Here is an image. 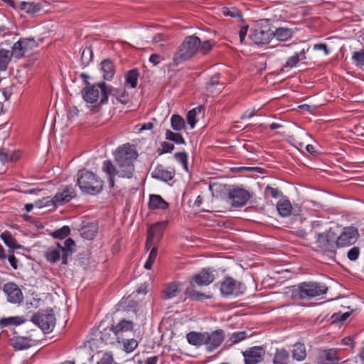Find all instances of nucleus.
Returning a JSON list of instances; mask_svg holds the SVG:
<instances>
[{
  "instance_id": "64",
  "label": "nucleus",
  "mask_w": 364,
  "mask_h": 364,
  "mask_svg": "<svg viewBox=\"0 0 364 364\" xmlns=\"http://www.w3.org/2000/svg\"><path fill=\"white\" fill-rule=\"evenodd\" d=\"M249 26L247 25L243 26L240 28L239 31V37H240V41L241 43H243L245 36L247 35V32L248 31Z\"/></svg>"
},
{
  "instance_id": "37",
  "label": "nucleus",
  "mask_w": 364,
  "mask_h": 364,
  "mask_svg": "<svg viewBox=\"0 0 364 364\" xmlns=\"http://www.w3.org/2000/svg\"><path fill=\"white\" fill-rule=\"evenodd\" d=\"M179 291L178 286L176 283L169 284L163 291L162 298L164 299H170L176 296Z\"/></svg>"
},
{
  "instance_id": "53",
  "label": "nucleus",
  "mask_w": 364,
  "mask_h": 364,
  "mask_svg": "<svg viewBox=\"0 0 364 364\" xmlns=\"http://www.w3.org/2000/svg\"><path fill=\"white\" fill-rule=\"evenodd\" d=\"M212 42L213 41L210 40H206L203 42L200 41L198 52H200L203 55H207L213 48Z\"/></svg>"
},
{
  "instance_id": "14",
  "label": "nucleus",
  "mask_w": 364,
  "mask_h": 364,
  "mask_svg": "<svg viewBox=\"0 0 364 364\" xmlns=\"http://www.w3.org/2000/svg\"><path fill=\"white\" fill-rule=\"evenodd\" d=\"M228 198L233 207L244 206L250 198L249 191L241 188H233L228 192Z\"/></svg>"
},
{
  "instance_id": "52",
  "label": "nucleus",
  "mask_w": 364,
  "mask_h": 364,
  "mask_svg": "<svg viewBox=\"0 0 364 364\" xmlns=\"http://www.w3.org/2000/svg\"><path fill=\"white\" fill-rule=\"evenodd\" d=\"M174 149V145L167 141H163L161 143V147L157 149V152L159 155H162L166 153H171Z\"/></svg>"
},
{
  "instance_id": "50",
  "label": "nucleus",
  "mask_w": 364,
  "mask_h": 364,
  "mask_svg": "<svg viewBox=\"0 0 364 364\" xmlns=\"http://www.w3.org/2000/svg\"><path fill=\"white\" fill-rule=\"evenodd\" d=\"M158 253V249L156 247H153L150 251L149 257L144 264V268L146 269H151L154 262L156 260Z\"/></svg>"
},
{
  "instance_id": "43",
  "label": "nucleus",
  "mask_w": 364,
  "mask_h": 364,
  "mask_svg": "<svg viewBox=\"0 0 364 364\" xmlns=\"http://www.w3.org/2000/svg\"><path fill=\"white\" fill-rule=\"evenodd\" d=\"M175 159L181 164L183 168L186 172H189L188 166V154L186 151L176 152L174 154Z\"/></svg>"
},
{
  "instance_id": "46",
  "label": "nucleus",
  "mask_w": 364,
  "mask_h": 364,
  "mask_svg": "<svg viewBox=\"0 0 364 364\" xmlns=\"http://www.w3.org/2000/svg\"><path fill=\"white\" fill-rule=\"evenodd\" d=\"M41 9V4L35 2L24 1V11L27 14L34 15Z\"/></svg>"
},
{
  "instance_id": "2",
  "label": "nucleus",
  "mask_w": 364,
  "mask_h": 364,
  "mask_svg": "<svg viewBox=\"0 0 364 364\" xmlns=\"http://www.w3.org/2000/svg\"><path fill=\"white\" fill-rule=\"evenodd\" d=\"M215 279L213 271L210 268H203L198 274H194L190 281V287H188L184 294L191 301H202L209 299L210 296L195 290V285L208 286Z\"/></svg>"
},
{
  "instance_id": "15",
  "label": "nucleus",
  "mask_w": 364,
  "mask_h": 364,
  "mask_svg": "<svg viewBox=\"0 0 364 364\" xmlns=\"http://www.w3.org/2000/svg\"><path fill=\"white\" fill-rule=\"evenodd\" d=\"M75 196L76 193L73 185L66 186L61 192H58L54 196L53 203L55 206L63 205L70 201Z\"/></svg>"
},
{
  "instance_id": "4",
  "label": "nucleus",
  "mask_w": 364,
  "mask_h": 364,
  "mask_svg": "<svg viewBox=\"0 0 364 364\" xmlns=\"http://www.w3.org/2000/svg\"><path fill=\"white\" fill-rule=\"evenodd\" d=\"M77 185L84 193L97 195L102 191L104 182L92 171L82 168L77 173Z\"/></svg>"
},
{
  "instance_id": "59",
  "label": "nucleus",
  "mask_w": 364,
  "mask_h": 364,
  "mask_svg": "<svg viewBox=\"0 0 364 364\" xmlns=\"http://www.w3.org/2000/svg\"><path fill=\"white\" fill-rule=\"evenodd\" d=\"M265 194L269 195L272 198H277L282 195V193L277 188L267 186L265 188Z\"/></svg>"
},
{
  "instance_id": "38",
  "label": "nucleus",
  "mask_w": 364,
  "mask_h": 364,
  "mask_svg": "<svg viewBox=\"0 0 364 364\" xmlns=\"http://www.w3.org/2000/svg\"><path fill=\"white\" fill-rule=\"evenodd\" d=\"M221 12L224 16H229L232 18H237L239 21H243L241 11L236 7H223L221 9Z\"/></svg>"
},
{
  "instance_id": "24",
  "label": "nucleus",
  "mask_w": 364,
  "mask_h": 364,
  "mask_svg": "<svg viewBox=\"0 0 364 364\" xmlns=\"http://www.w3.org/2000/svg\"><path fill=\"white\" fill-rule=\"evenodd\" d=\"M21 334V328L18 331L16 328H10L9 332V343L16 350H23V337Z\"/></svg>"
},
{
  "instance_id": "11",
  "label": "nucleus",
  "mask_w": 364,
  "mask_h": 364,
  "mask_svg": "<svg viewBox=\"0 0 364 364\" xmlns=\"http://www.w3.org/2000/svg\"><path fill=\"white\" fill-rule=\"evenodd\" d=\"M359 235L358 230L355 227L348 226L344 228L338 236L336 235L338 247H343L354 244Z\"/></svg>"
},
{
  "instance_id": "41",
  "label": "nucleus",
  "mask_w": 364,
  "mask_h": 364,
  "mask_svg": "<svg viewBox=\"0 0 364 364\" xmlns=\"http://www.w3.org/2000/svg\"><path fill=\"white\" fill-rule=\"evenodd\" d=\"M11 60L10 50H0V71H5L7 69L8 64Z\"/></svg>"
},
{
  "instance_id": "23",
  "label": "nucleus",
  "mask_w": 364,
  "mask_h": 364,
  "mask_svg": "<svg viewBox=\"0 0 364 364\" xmlns=\"http://www.w3.org/2000/svg\"><path fill=\"white\" fill-rule=\"evenodd\" d=\"M169 207L168 202L164 200L160 195L151 194L149 196L148 208L149 210H166Z\"/></svg>"
},
{
  "instance_id": "21",
  "label": "nucleus",
  "mask_w": 364,
  "mask_h": 364,
  "mask_svg": "<svg viewBox=\"0 0 364 364\" xmlns=\"http://www.w3.org/2000/svg\"><path fill=\"white\" fill-rule=\"evenodd\" d=\"M166 222H158L151 225L147 230L148 240L159 241L163 235Z\"/></svg>"
},
{
  "instance_id": "18",
  "label": "nucleus",
  "mask_w": 364,
  "mask_h": 364,
  "mask_svg": "<svg viewBox=\"0 0 364 364\" xmlns=\"http://www.w3.org/2000/svg\"><path fill=\"white\" fill-rule=\"evenodd\" d=\"M207 346L208 350L216 349L223 343L225 338V332L223 329H218L210 334L208 333Z\"/></svg>"
},
{
  "instance_id": "25",
  "label": "nucleus",
  "mask_w": 364,
  "mask_h": 364,
  "mask_svg": "<svg viewBox=\"0 0 364 364\" xmlns=\"http://www.w3.org/2000/svg\"><path fill=\"white\" fill-rule=\"evenodd\" d=\"M45 257L46 260L50 263H56L60 259H62L60 243L57 242L55 245L49 247L45 252Z\"/></svg>"
},
{
  "instance_id": "3",
  "label": "nucleus",
  "mask_w": 364,
  "mask_h": 364,
  "mask_svg": "<svg viewBox=\"0 0 364 364\" xmlns=\"http://www.w3.org/2000/svg\"><path fill=\"white\" fill-rule=\"evenodd\" d=\"M328 287L314 281L304 282L293 286L291 296L294 299H310L326 294Z\"/></svg>"
},
{
  "instance_id": "47",
  "label": "nucleus",
  "mask_w": 364,
  "mask_h": 364,
  "mask_svg": "<svg viewBox=\"0 0 364 364\" xmlns=\"http://www.w3.org/2000/svg\"><path fill=\"white\" fill-rule=\"evenodd\" d=\"M70 233V228L68 226L65 225L59 229L54 230L51 233V235L55 238L62 240V239H64L65 237H66L68 235H69Z\"/></svg>"
},
{
  "instance_id": "55",
  "label": "nucleus",
  "mask_w": 364,
  "mask_h": 364,
  "mask_svg": "<svg viewBox=\"0 0 364 364\" xmlns=\"http://www.w3.org/2000/svg\"><path fill=\"white\" fill-rule=\"evenodd\" d=\"M38 46V43L33 38H24V58L28 49H32Z\"/></svg>"
},
{
  "instance_id": "5",
  "label": "nucleus",
  "mask_w": 364,
  "mask_h": 364,
  "mask_svg": "<svg viewBox=\"0 0 364 364\" xmlns=\"http://www.w3.org/2000/svg\"><path fill=\"white\" fill-rule=\"evenodd\" d=\"M200 39L195 35L186 36L173 54V64L176 66L191 60L199 50Z\"/></svg>"
},
{
  "instance_id": "8",
  "label": "nucleus",
  "mask_w": 364,
  "mask_h": 364,
  "mask_svg": "<svg viewBox=\"0 0 364 364\" xmlns=\"http://www.w3.org/2000/svg\"><path fill=\"white\" fill-rule=\"evenodd\" d=\"M215 287H219L220 294L224 297L230 296H239L246 291L244 283L237 282L231 277L227 276L222 281L216 283Z\"/></svg>"
},
{
  "instance_id": "9",
  "label": "nucleus",
  "mask_w": 364,
  "mask_h": 364,
  "mask_svg": "<svg viewBox=\"0 0 364 364\" xmlns=\"http://www.w3.org/2000/svg\"><path fill=\"white\" fill-rule=\"evenodd\" d=\"M316 243L322 250L333 255L336 254V249L339 248L336 240V233L331 230L318 234Z\"/></svg>"
},
{
  "instance_id": "62",
  "label": "nucleus",
  "mask_w": 364,
  "mask_h": 364,
  "mask_svg": "<svg viewBox=\"0 0 364 364\" xmlns=\"http://www.w3.org/2000/svg\"><path fill=\"white\" fill-rule=\"evenodd\" d=\"M9 160H14V156H9V152L4 149L0 148V161L1 162H7Z\"/></svg>"
},
{
  "instance_id": "1",
  "label": "nucleus",
  "mask_w": 364,
  "mask_h": 364,
  "mask_svg": "<svg viewBox=\"0 0 364 364\" xmlns=\"http://www.w3.org/2000/svg\"><path fill=\"white\" fill-rule=\"evenodd\" d=\"M138 157L135 147L129 144L119 146L114 153V158L119 168V176L131 178L134 171V162Z\"/></svg>"
},
{
  "instance_id": "60",
  "label": "nucleus",
  "mask_w": 364,
  "mask_h": 364,
  "mask_svg": "<svg viewBox=\"0 0 364 364\" xmlns=\"http://www.w3.org/2000/svg\"><path fill=\"white\" fill-rule=\"evenodd\" d=\"M40 341L38 338H30L24 336V349L30 348Z\"/></svg>"
},
{
  "instance_id": "33",
  "label": "nucleus",
  "mask_w": 364,
  "mask_h": 364,
  "mask_svg": "<svg viewBox=\"0 0 364 364\" xmlns=\"http://www.w3.org/2000/svg\"><path fill=\"white\" fill-rule=\"evenodd\" d=\"M23 323V317L22 316H12L9 318H2L0 319V326L5 327L8 326H11V328L18 327L20 325Z\"/></svg>"
},
{
  "instance_id": "58",
  "label": "nucleus",
  "mask_w": 364,
  "mask_h": 364,
  "mask_svg": "<svg viewBox=\"0 0 364 364\" xmlns=\"http://www.w3.org/2000/svg\"><path fill=\"white\" fill-rule=\"evenodd\" d=\"M360 255V248L358 247H353L350 248L348 253L347 257L350 261H355Z\"/></svg>"
},
{
  "instance_id": "63",
  "label": "nucleus",
  "mask_w": 364,
  "mask_h": 364,
  "mask_svg": "<svg viewBox=\"0 0 364 364\" xmlns=\"http://www.w3.org/2000/svg\"><path fill=\"white\" fill-rule=\"evenodd\" d=\"M162 60H164V58L157 53H153L149 57V62L155 66L159 65Z\"/></svg>"
},
{
  "instance_id": "49",
  "label": "nucleus",
  "mask_w": 364,
  "mask_h": 364,
  "mask_svg": "<svg viewBox=\"0 0 364 364\" xmlns=\"http://www.w3.org/2000/svg\"><path fill=\"white\" fill-rule=\"evenodd\" d=\"M352 60L357 67H363L364 65V50L354 52L352 55Z\"/></svg>"
},
{
  "instance_id": "35",
  "label": "nucleus",
  "mask_w": 364,
  "mask_h": 364,
  "mask_svg": "<svg viewBox=\"0 0 364 364\" xmlns=\"http://www.w3.org/2000/svg\"><path fill=\"white\" fill-rule=\"evenodd\" d=\"M171 128L176 132L181 131L186 127L184 119L179 114H173L171 117Z\"/></svg>"
},
{
  "instance_id": "56",
  "label": "nucleus",
  "mask_w": 364,
  "mask_h": 364,
  "mask_svg": "<svg viewBox=\"0 0 364 364\" xmlns=\"http://www.w3.org/2000/svg\"><path fill=\"white\" fill-rule=\"evenodd\" d=\"M114 358L111 352L105 353L97 364H112Z\"/></svg>"
},
{
  "instance_id": "13",
  "label": "nucleus",
  "mask_w": 364,
  "mask_h": 364,
  "mask_svg": "<svg viewBox=\"0 0 364 364\" xmlns=\"http://www.w3.org/2000/svg\"><path fill=\"white\" fill-rule=\"evenodd\" d=\"M249 37L256 45H265L269 43L274 38V34L272 30L265 26L264 28L251 29Z\"/></svg>"
},
{
  "instance_id": "54",
  "label": "nucleus",
  "mask_w": 364,
  "mask_h": 364,
  "mask_svg": "<svg viewBox=\"0 0 364 364\" xmlns=\"http://www.w3.org/2000/svg\"><path fill=\"white\" fill-rule=\"evenodd\" d=\"M197 114L196 109H193L188 112L186 119L188 124L191 128H193L196 124V117Z\"/></svg>"
},
{
  "instance_id": "51",
  "label": "nucleus",
  "mask_w": 364,
  "mask_h": 364,
  "mask_svg": "<svg viewBox=\"0 0 364 364\" xmlns=\"http://www.w3.org/2000/svg\"><path fill=\"white\" fill-rule=\"evenodd\" d=\"M138 346V342L136 340L132 338L127 339L123 341L124 350L127 353L133 352Z\"/></svg>"
},
{
  "instance_id": "20",
  "label": "nucleus",
  "mask_w": 364,
  "mask_h": 364,
  "mask_svg": "<svg viewBox=\"0 0 364 364\" xmlns=\"http://www.w3.org/2000/svg\"><path fill=\"white\" fill-rule=\"evenodd\" d=\"M75 241L69 237L63 242V245L60 244V250L62 252V264H68V258L75 251Z\"/></svg>"
},
{
  "instance_id": "27",
  "label": "nucleus",
  "mask_w": 364,
  "mask_h": 364,
  "mask_svg": "<svg viewBox=\"0 0 364 364\" xmlns=\"http://www.w3.org/2000/svg\"><path fill=\"white\" fill-rule=\"evenodd\" d=\"M101 70L103 73V78L106 80H111L115 74V66L109 59H105L101 63Z\"/></svg>"
},
{
  "instance_id": "17",
  "label": "nucleus",
  "mask_w": 364,
  "mask_h": 364,
  "mask_svg": "<svg viewBox=\"0 0 364 364\" xmlns=\"http://www.w3.org/2000/svg\"><path fill=\"white\" fill-rule=\"evenodd\" d=\"M176 172L173 168H166L161 164L157 165L151 173V176L154 178L165 182L172 180Z\"/></svg>"
},
{
  "instance_id": "57",
  "label": "nucleus",
  "mask_w": 364,
  "mask_h": 364,
  "mask_svg": "<svg viewBox=\"0 0 364 364\" xmlns=\"http://www.w3.org/2000/svg\"><path fill=\"white\" fill-rule=\"evenodd\" d=\"M299 62V55L294 54V55L289 57L286 63L284 65L285 68H292L295 67L298 63Z\"/></svg>"
},
{
  "instance_id": "29",
  "label": "nucleus",
  "mask_w": 364,
  "mask_h": 364,
  "mask_svg": "<svg viewBox=\"0 0 364 364\" xmlns=\"http://www.w3.org/2000/svg\"><path fill=\"white\" fill-rule=\"evenodd\" d=\"M277 209L279 215L287 217L291 215L293 208L288 199H282L277 202Z\"/></svg>"
},
{
  "instance_id": "39",
  "label": "nucleus",
  "mask_w": 364,
  "mask_h": 364,
  "mask_svg": "<svg viewBox=\"0 0 364 364\" xmlns=\"http://www.w3.org/2000/svg\"><path fill=\"white\" fill-rule=\"evenodd\" d=\"M11 58L13 57L16 59H20L23 57V39L18 40L11 47L10 51Z\"/></svg>"
},
{
  "instance_id": "44",
  "label": "nucleus",
  "mask_w": 364,
  "mask_h": 364,
  "mask_svg": "<svg viewBox=\"0 0 364 364\" xmlns=\"http://www.w3.org/2000/svg\"><path fill=\"white\" fill-rule=\"evenodd\" d=\"M102 169L108 176H119V168L117 169L110 160L103 162Z\"/></svg>"
},
{
  "instance_id": "42",
  "label": "nucleus",
  "mask_w": 364,
  "mask_h": 364,
  "mask_svg": "<svg viewBox=\"0 0 364 364\" xmlns=\"http://www.w3.org/2000/svg\"><path fill=\"white\" fill-rule=\"evenodd\" d=\"M93 58V51L91 46L85 47L81 53V63L84 67L87 66Z\"/></svg>"
},
{
  "instance_id": "34",
  "label": "nucleus",
  "mask_w": 364,
  "mask_h": 364,
  "mask_svg": "<svg viewBox=\"0 0 364 364\" xmlns=\"http://www.w3.org/2000/svg\"><path fill=\"white\" fill-rule=\"evenodd\" d=\"M166 140L173 142L176 144H185L186 141L181 134L173 132L170 129H166L165 132Z\"/></svg>"
},
{
  "instance_id": "6",
  "label": "nucleus",
  "mask_w": 364,
  "mask_h": 364,
  "mask_svg": "<svg viewBox=\"0 0 364 364\" xmlns=\"http://www.w3.org/2000/svg\"><path fill=\"white\" fill-rule=\"evenodd\" d=\"M101 92L100 104H106L108 97L113 91L112 86H108L105 82H102L91 85L88 80H85V86L82 90V95L84 100L89 103H94L97 101Z\"/></svg>"
},
{
  "instance_id": "12",
  "label": "nucleus",
  "mask_w": 364,
  "mask_h": 364,
  "mask_svg": "<svg viewBox=\"0 0 364 364\" xmlns=\"http://www.w3.org/2000/svg\"><path fill=\"white\" fill-rule=\"evenodd\" d=\"M242 354L245 364H259L264 360L265 348L262 346H252L242 351Z\"/></svg>"
},
{
  "instance_id": "45",
  "label": "nucleus",
  "mask_w": 364,
  "mask_h": 364,
  "mask_svg": "<svg viewBox=\"0 0 364 364\" xmlns=\"http://www.w3.org/2000/svg\"><path fill=\"white\" fill-rule=\"evenodd\" d=\"M4 243L10 248H20V245H16V240L9 232H4L1 235Z\"/></svg>"
},
{
  "instance_id": "40",
  "label": "nucleus",
  "mask_w": 364,
  "mask_h": 364,
  "mask_svg": "<svg viewBox=\"0 0 364 364\" xmlns=\"http://www.w3.org/2000/svg\"><path fill=\"white\" fill-rule=\"evenodd\" d=\"M114 330L117 333L132 331L134 328V323L132 321L122 319L117 325H114Z\"/></svg>"
},
{
  "instance_id": "30",
  "label": "nucleus",
  "mask_w": 364,
  "mask_h": 364,
  "mask_svg": "<svg viewBox=\"0 0 364 364\" xmlns=\"http://www.w3.org/2000/svg\"><path fill=\"white\" fill-rule=\"evenodd\" d=\"M139 76V72L136 68L128 71L125 75V86H129L130 88H135L137 86Z\"/></svg>"
},
{
  "instance_id": "28",
  "label": "nucleus",
  "mask_w": 364,
  "mask_h": 364,
  "mask_svg": "<svg viewBox=\"0 0 364 364\" xmlns=\"http://www.w3.org/2000/svg\"><path fill=\"white\" fill-rule=\"evenodd\" d=\"M273 34L279 41H287L292 38L294 31L291 28L279 27L273 31Z\"/></svg>"
},
{
  "instance_id": "22",
  "label": "nucleus",
  "mask_w": 364,
  "mask_h": 364,
  "mask_svg": "<svg viewBox=\"0 0 364 364\" xmlns=\"http://www.w3.org/2000/svg\"><path fill=\"white\" fill-rule=\"evenodd\" d=\"M117 335V333L114 330V325H112L100 331V340L107 345L114 344L118 339Z\"/></svg>"
},
{
  "instance_id": "48",
  "label": "nucleus",
  "mask_w": 364,
  "mask_h": 364,
  "mask_svg": "<svg viewBox=\"0 0 364 364\" xmlns=\"http://www.w3.org/2000/svg\"><path fill=\"white\" fill-rule=\"evenodd\" d=\"M248 335L247 331H240V332H235L233 333L231 336L229 338L228 341L230 342L231 344H235L237 343L245 338H248Z\"/></svg>"
},
{
  "instance_id": "32",
  "label": "nucleus",
  "mask_w": 364,
  "mask_h": 364,
  "mask_svg": "<svg viewBox=\"0 0 364 364\" xmlns=\"http://www.w3.org/2000/svg\"><path fill=\"white\" fill-rule=\"evenodd\" d=\"M306 357V351L304 344L297 343L294 344L292 350V358L297 361H302Z\"/></svg>"
},
{
  "instance_id": "61",
  "label": "nucleus",
  "mask_w": 364,
  "mask_h": 364,
  "mask_svg": "<svg viewBox=\"0 0 364 364\" xmlns=\"http://www.w3.org/2000/svg\"><path fill=\"white\" fill-rule=\"evenodd\" d=\"M350 314L351 312L350 311L343 314L337 313L334 314L331 318L333 319L334 321H344L350 316Z\"/></svg>"
},
{
  "instance_id": "16",
  "label": "nucleus",
  "mask_w": 364,
  "mask_h": 364,
  "mask_svg": "<svg viewBox=\"0 0 364 364\" xmlns=\"http://www.w3.org/2000/svg\"><path fill=\"white\" fill-rule=\"evenodd\" d=\"M4 292L7 296L8 301L13 304H20L21 301V289L14 282H8L4 284Z\"/></svg>"
},
{
  "instance_id": "10",
  "label": "nucleus",
  "mask_w": 364,
  "mask_h": 364,
  "mask_svg": "<svg viewBox=\"0 0 364 364\" xmlns=\"http://www.w3.org/2000/svg\"><path fill=\"white\" fill-rule=\"evenodd\" d=\"M340 360V351L336 348L319 349L316 355L317 364H338Z\"/></svg>"
},
{
  "instance_id": "7",
  "label": "nucleus",
  "mask_w": 364,
  "mask_h": 364,
  "mask_svg": "<svg viewBox=\"0 0 364 364\" xmlns=\"http://www.w3.org/2000/svg\"><path fill=\"white\" fill-rule=\"evenodd\" d=\"M24 318V323H33L38 326L44 333H50L53 331L55 325V316L52 309L41 310L32 315H27Z\"/></svg>"
},
{
  "instance_id": "36",
  "label": "nucleus",
  "mask_w": 364,
  "mask_h": 364,
  "mask_svg": "<svg viewBox=\"0 0 364 364\" xmlns=\"http://www.w3.org/2000/svg\"><path fill=\"white\" fill-rule=\"evenodd\" d=\"M41 300L38 297L37 294H35L33 292L29 293L28 292L26 296V309L31 308H38L40 306Z\"/></svg>"
},
{
  "instance_id": "31",
  "label": "nucleus",
  "mask_w": 364,
  "mask_h": 364,
  "mask_svg": "<svg viewBox=\"0 0 364 364\" xmlns=\"http://www.w3.org/2000/svg\"><path fill=\"white\" fill-rule=\"evenodd\" d=\"M97 228L94 223H89L87 225H83L80 230V235L82 237L92 240L95 237L97 233Z\"/></svg>"
},
{
  "instance_id": "26",
  "label": "nucleus",
  "mask_w": 364,
  "mask_h": 364,
  "mask_svg": "<svg viewBox=\"0 0 364 364\" xmlns=\"http://www.w3.org/2000/svg\"><path fill=\"white\" fill-rule=\"evenodd\" d=\"M291 357L289 352L284 348H276L272 358V364H289Z\"/></svg>"
},
{
  "instance_id": "19",
  "label": "nucleus",
  "mask_w": 364,
  "mask_h": 364,
  "mask_svg": "<svg viewBox=\"0 0 364 364\" xmlns=\"http://www.w3.org/2000/svg\"><path fill=\"white\" fill-rule=\"evenodd\" d=\"M208 338V332L191 331L186 334L188 343L196 347L207 345Z\"/></svg>"
}]
</instances>
